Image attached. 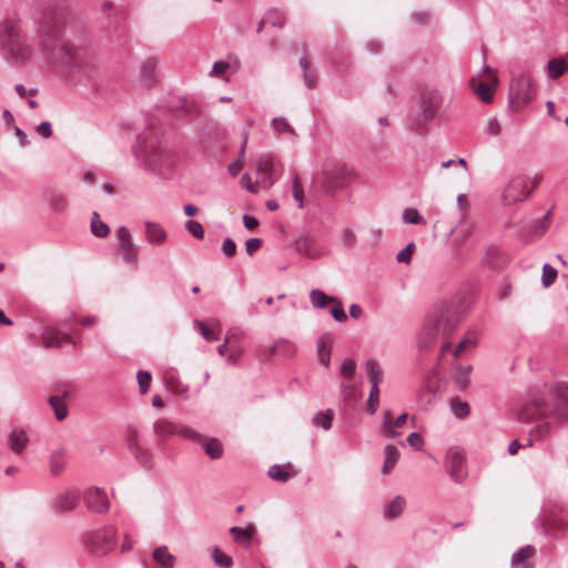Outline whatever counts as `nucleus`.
I'll list each match as a JSON object with an SVG mask.
<instances>
[{
  "label": "nucleus",
  "mask_w": 568,
  "mask_h": 568,
  "mask_svg": "<svg viewBox=\"0 0 568 568\" xmlns=\"http://www.w3.org/2000/svg\"><path fill=\"white\" fill-rule=\"evenodd\" d=\"M67 12L50 10L39 21L37 43L41 58L50 64L78 67L81 50L67 37Z\"/></svg>",
  "instance_id": "1"
},
{
  "label": "nucleus",
  "mask_w": 568,
  "mask_h": 568,
  "mask_svg": "<svg viewBox=\"0 0 568 568\" xmlns=\"http://www.w3.org/2000/svg\"><path fill=\"white\" fill-rule=\"evenodd\" d=\"M2 49L7 60L14 65H26L33 61L36 52L28 41L20 20L7 19L1 26Z\"/></svg>",
  "instance_id": "2"
},
{
  "label": "nucleus",
  "mask_w": 568,
  "mask_h": 568,
  "mask_svg": "<svg viewBox=\"0 0 568 568\" xmlns=\"http://www.w3.org/2000/svg\"><path fill=\"white\" fill-rule=\"evenodd\" d=\"M458 323L459 315L452 307L443 306L436 310L422 331L420 347L428 348L439 336L447 337L454 332Z\"/></svg>",
  "instance_id": "3"
},
{
  "label": "nucleus",
  "mask_w": 568,
  "mask_h": 568,
  "mask_svg": "<svg viewBox=\"0 0 568 568\" xmlns=\"http://www.w3.org/2000/svg\"><path fill=\"white\" fill-rule=\"evenodd\" d=\"M356 179V172L346 163L329 160L323 164L322 172L316 176L322 190L329 195L349 186Z\"/></svg>",
  "instance_id": "4"
},
{
  "label": "nucleus",
  "mask_w": 568,
  "mask_h": 568,
  "mask_svg": "<svg viewBox=\"0 0 568 568\" xmlns=\"http://www.w3.org/2000/svg\"><path fill=\"white\" fill-rule=\"evenodd\" d=\"M443 105V93L434 88H425L420 92L418 113L412 121V129L418 133L428 132L429 124L439 119Z\"/></svg>",
  "instance_id": "5"
},
{
  "label": "nucleus",
  "mask_w": 568,
  "mask_h": 568,
  "mask_svg": "<svg viewBox=\"0 0 568 568\" xmlns=\"http://www.w3.org/2000/svg\"><path fill=\"white\" fill-rule=\"evenodd\" d=\"M176 154L163 146H152L145 155V165L161 176H169L176 163Z\"/></svg>",
  "instance_id": "6"
},
{
  "label": "nucleus",
  "mask_w": 568,
  "mask_h": 568,
  "mask_svg": "<svg viewBox=\"0 0 568 568\" xmlns=\"http://www.w3.org/2000/svg\"><path fill=\"white\" fill-rule=\"evenodd\" d=\"M530 179L525 175H516L509 180L503 191V202L505 205H511L523 202L529 197L532 190L539 184L537 178L532 181V186L529 189Z\"/></svg>",
  "instance_id": "7"
},
{
  "label": "nucleus",
  "mask_w": 568,
  "mask_h": 568,
  "mask_svg": "<svg viewBox=\"0 0 568 568\" xmlns=\"http://www.w3.org/2000/svg\"><path fill=\"white\" fill-rule=\"evenodd\" d=\"M497 84V72L489 67H486L480 73L469 80L471 90L485 103L493 101Z\"/></svg>",
  "instance_id": "8"
},
{
  "label": "nucleus",
  "mask_w": 568,
  "mask_h": 568,
  "mask_svg": "<svg viewBox=\"0 0 568 568\" xmlns=\"http://www.w3.org/2000/svg\"><path fill=\"white\" fill-rule=\"evenodd\" d=\"M154 434L161 439L166 440L173 435H178L182 438L189 439L194 437V428L183 423H174L166 418H159L153 424Z\"/></svg>",
  "instance_id": "9"
},
{
  "label": "nucleus",
  "mask_w": 568,
  "mask_h": 568,
  "mask_svg": "<svg viewBox=\"0 0 568 568\" xmlns=\"http://www.w3.org/2000/svg\"><path fill=\"white\" fill-rule=\"evenodd\" d=\"M550 417L559 423L568 424V385L559 384L551 393Z\"/></svg>",
  "instance_id": "10"
},
{
  "label": "nucleus",
  "mask_w": 568,
  "mask_h": 568,
  "mask_svg": "<svg viewBox=\"0 0 568 568\" xmlns=\"http://www.w3.org/2000/svg\"><path fill=\"white\" fill-rule=\"evenodd\" d=\"M115 529L112 527L92 531L87 536V542L95 555H105L114 546Z\"/></svg>",
  "instance_id": "11"
},
{
  "label": "nucleus",
  "mask_w": 568,
  "mask_h": 568,
  "mask_svg": "<svg viewBox=\"0 0 568 568\" xmlns=\"http://www.w3.org/2000/svg\"><path fill=\"white\" fill-rule=\"evenodd\" d=\"M118 252L122 258L133 265L138 264V248L132 242L131 234L126 227H120L116 232Z\"/></svg>",
  "instance_id": "12"
},
{
  "label": "nucleus",
  "mask_w": 568,
  "mask_h": 568,
  "mask_svg": "<svg viewBox=\"0 0 568 568\" xmlns=\"http://www.w3.org/2000/svg\"><path fill=\"white\" fill-rule=\"evenodd\" d=\"M510 94L518 103H528L534 95L532 81L528 75H520L513 80Z\"/></svg>",
  "instance_id": "13"
},
{
  "label": "nucleus",
  "mask_w": 568,
  "mask_h": 568,
  "mask_svg": "<svg viewBox=\"0 0 568 568\" xmlns=\"http://www.w3.org/2000/svg\"><path fill=\"white\" fill-rule=\"evenodd\" d=\"M448 473L452 479L460 483L465 479L467 473L465 468V453L459 448H452L448 452L447 462Z\"/></svg>",
  "instance_id": "14"
},
{
  "label": "nucleus",
  "mask_w": 568,
  "mask_h": 568,
  "mask_svg": "<svg viewBox=\"0 0 568 568\" xmlns=\"http://www.w3.org/2000/svg\"><path fill=\"white\" fill-rule=\"evenodd\" d=\"M194 437H189V440L194 442L202 446L205 454L211 459H220L224 454V446L216 437H206L196 429H194Z\"/></svg>",
  "instance_id": "15"
},
{
  "label": "nucleus",
  "mask_w": 568,
  "mask_h": 568,
  "mask_svg": "<svg viewBox=\"0 0 568 568\" xmlns=\"http://www.w3.org/2000/svg\"><path fill=\"white\" fill-rule=\"evenodd\" d=\"M550 403L544 398H535L524 406L520 417L527 422L550 417Z\"/></svg>",
  "instance_id": "16"
},
{
  "label": "nucleus",
  "mask_w": 568,
  "mask_h": 568,
  "mask_svg": "<svg viewBox=\"0 0 568 568\" xmlns=\"http://www.w3.org/2000/svg\"><path fill=\"white\" fill-rule=\"evenodd\" d=\"M87 507L95 513H105L110 508L106 493L98 487L89 488L84 494Z\"/></svg>",
  "instance_id": "17"
},
{
  "label": "nucleus",
  "mask_w": 568,
  "mask_h": 568,
  "mask_svg": "<svg viewBox=\"0 0 568 568\" xmlns=\"http://www.w3.org/2000/svg\"><path fill=\"white\" fill-rule=\"evenodd\" d=\"M244 333L239 328H231L225 334L229 348V363L235 364L243 354L242 341Z\"/></svg>",
  "instance_id": "18"
},
{
  "label": "nucleus",
  "mask_w": 568,
  "mask_h": 568,
  "mask_svg": "<svg viewBox=\"0 0 568 568\" xmlns=\"http://www.w3.org/2000/svg\"><path fill=\"white\" fill-rule=\"evenodd\" d=\"M42 345L47 348H59L64 342L75 345L72 336L64 334L54 327H45L41 335Z\"/></svg>",
  "instance_id": "19"
},
{
  "label": "nucleus",
  "mask_w": 568,
  "mask_h": 568,
  "mask_svg": "<svg viewBox=\"0 0 568 568\" xmlns=\"http://www.w3.org/2000/svg\"><path fill=\"white\" fill-rule=\"evenodd\" d=\"M536 549L532 546H525L513 555V568H532Z\"/></svg>",
  "instance_id": "20"
},
{
  "label": "nucleus",
  "mask_w": 568,
  "mask_h": 568,
  "mask_svg": "<svg viewBox=\"0 0 568 568\" xmlns=\"http://www.w3.org/2000/svg\"><path fill=\"white\" fill-rule=\"evenodd\" d=\"M79 501V493L75 490H68L55 499V508L60 511H70L75 508Z\"/></svg>",
  "instance_id": "21"
},
{
  "label": "nucleus",
  "mask_w": 568,
  "mask_h": 568,
  "mask_svg": "<svg viewBox=\"0 0 568 568\" xmlns=\"http://www.w3.org/2000/svg\"><path fill=\"white\" fill-rule=\"evenodd\" d=\"M333 346V337L323 335L317 342V356L322 365L328 366L331 362V352Z\"/></svg>",
  "instance_id": "22"
},
{
  "label": "nucleus",
  "mask_w": 568,
  "mask_h": 568,
  "mask_svg": "<svg viewBox=\"0 0 568 568\" xmlns=\"http://www.w3.org/2000/svg\"><path fill=\"white\" fill-rule=\"evenodd\" d=\"M145 236L151 244H162L166 239V232L164 229L154 222L145 223Z\"/></svg>",
  "instance_id": "23"
},
{
  "label": "nucleus",
  "mask_w": 568,
  "mask_h": 568,
  "mask_svg": "<svg viewBox=\"0 0 568 568\" xmlns=\"http://www.w3.org/2000/svg\"><path fill=\"white\" fill-rule=\"evenodd\" d=\"M9 446L16 454H21L26 448L29 439L23 429H13L9 435Z\"/></svg>",
  "instance_id": "24"
},
{
  "label": "nucleus",
  "mask_w": 568,
  "mask_h": 568,
  "mask_svg": "<svg viewBox=\"0 0 568 568\" xmlns=\"http://www.w3.org/2000/svg\"><path fill=\"white\" fill-rule=\"evenodd\" d=\"M67 465V454L63 449L52 452L49 459V469L53 476L62 473Z\"/></svg>",
  "instance_id": "25"
},
{
  "label": "nucleus",
  "mask_w": 568,
  "mask_h": 568,
  "mask_svg": "<svg viewBox=\"0 0 568 568\" xmlns=\"http://www.w3.org/2000/svg\"><path fill=\"white\" fill-rule=\"evenodd\" d=\"M154 560L163 568H173L176 561L174 555H172L166 546L156 547L153 550Z\"/></svg>",
  "instance_id": "26"
},
{
  "label": "nucleus",
  "mask_w": 568,
  "mask_h": 568,
  "mask_svg": "<svg viewBox=\"0 0 568 568\" xmlns=\"http://www.w3.org/2000/svg\"><path fill=\"white\" fill-rule=\"evenodd\" d=\"M296 473L291 464L281 466L274 465L268 469V476L276 481L285 483L290 479L291 476H294Z\"/></svg>",
  "instance_id": "27"
},
{
  "label": "nucleus",
  "mask_w": 568,
  "mask_h": 568,
  "mask_svg": "<svg viewBox=\"0 0 568 568\" xmlns=\"http://www.w3.org/2000/svg\"><path fill=\"white\" fill-rule=\"evenodd\" d=\"M231 532L239 544L248 546L255 532V527L253 524L247 525L245 528L232 527Z\"/></svg>",
  "instance_id": "28"
},
{
  "label": "nucleus",
  "mask_w": 568,
  "mask_h": 568,
  "mask_svg": "<svg viewBox=\"0 0 568 568\" xmlns=\"http://www.w3.org/2000/svg\"><path fill=\"white\" fill-rule=\"evenodd\" d=\"M438 385L436 381L428 379L426 384L419 389L417 397L420 404L428 405L432 403L436 392H437Z\"/></svg>",
  "instance_id": "29"
},
{
  "label": "nucleus",
  "mask_w": 568,
  "mask_h": 568,
  "mask_svg": "<svg viewBox=\"0 0 568 568\" xmlns=\"http://www.w3.org/2000/svg\"><path fill=\"white\" fill-rule=\"evenodd\" d=\"M65 395L67 393L63 396L52 395L49 398V403L54 410V415L58 420H63L68 416V408L64 400Z\"/></svg>",
  "instance_id": "30"
},
{
  "label": "nucleus",
  "mask_w": 568,
  "mask_h": 568,
  "mask_svg": "<svg viewBox=\"0 0 568 568\" xmlns=\"http://www.w3.org/2000/svg\"><path fill=\"white\" fill-rule=\"evenodd\" d=\"M366 371L368 375V381L371 385H377L379 386L382 379H383V369L377 361L375 359H368L366 362Z\"/></svg>",
  "instance_id": "31"
},
{
  "label": "nucleus",
  "mask_w": 568,
  "mask_h": 568,
  "mask_svg": "<svg viewBox=\"0 0 568 568\" xmlns=\"http://www.w3.org/2000/svg\"><path fill=\"white\" fill-rule=\"evenodd\" d=\"M194 325L207 342L219 339L220 324L217 322L213 325V327L207 326L202 321H195Z\"/></svg>",
  "instance_id": "32"
},
{
  "label": "nucleus",
  "mask_w": 568,
  "mask_h": 568,
  "mask_svg": "<svg viewBox=\"0 0 568 568\" xmlns=\"http://www.w3.org/2000/svg\"><path fill=\"white\" fill-rule=\"evenodd\" d=\"M406 501L403 497L397 496L393 500L389 501V504L385 507V517L387 519H394L398 517L404 508H405Z\"/></svg>",
  "instance_id": "33"
},
{
  "label": "nucleus",
  "mask_w": 568,
  "mask_h": 568,
  "mask_svg": "<svg viewBox=\"0 0 568 568\" xmlns=\"http://www.w3.org/2000/svg\"><path fill=\"white\" fill-rule=\"evenodd\" d=\"M568 69V63L566 59L555 58L548 61L547 70L552 79H557L561 77L565 71Z\"/></svg>",
  "instance_id": "34"
},
{
  "label": "nucleus",
  "mask_w": 568,
  "mask_h": 568,
  "mask_svg": "<svg viewBox=\"0 0 568 568\" xmlns=\"http://www.w3.org/2000/svg\"><path fill=\"white\" fill-rule=\"evenodd\" d=\"M310 298H311L312 304L315 307H320V308H323V307L327 306L328 304L336 303V298L335 297L326 295L321 290H313V291H311Z\"/></svg>",
  "instance_id": "35"
},
{
  "label": "nucleus",
  "mask_w": 568,
  "mask_h": 568,
  "mask_svg": "<svg viewBox=\"0 0 568 568\" xmlns=\"http://www.w3.org/2000/svg\"><path fill=\"white\" fill-rule=\"evenodd\" d=\"M399 457V452L396 447L388 445L385 448V462L383 465V473L388 474L396 465Z\"/></svg>",
  "instance_id": "36"
},
{
  "label": "nucleus",
  "mask_w": 568,
  "mask_h": 568,
  "mask_svg": "<svg viewBox=\"0 0 568 568\" xmlns=\"http://www.w3.org/2000/svg\"><path fill=\"white\" fill-rule=\"evenodd\" d=\"M294 246H295V250L297 253H300L306 257H310V258L317 257V254L315 253V251L312 247V241L305 236H301L300 239H297L295 241Z\"/></svg>",
  "instance_id": "37"
},
{
  "label": "nucleus",
  "mask_w": 568,
  "mask_h": 568,
  "mask_svg": "<svg viewBox=\"0 0 568 568\" xmlns=\"http://www.w3.org/2000/svg\"><path fill=\"white\" fill-rule=\"evenodd\" d=\"M91 231L98 237H105L110 233L109 226L100 220V215L97 212L92 215Z\"/></svg>",
  "instance_id": "38"
},
{
  "label": "nucleus",
  "mask_w": 568,
  "mask_h": 568,
  "mask_svg": "<svg viewBox=\"0 0 568 568\" xmlns=\"http://www.w3.org/2000/svg\"><path fill=\"white\" fill-rule=\"evenodd\" d=\"M166 385L171 392L176 395L187 398L189 387L183 384L179 378L173 376L166 378Z\"/></svg>",
  "instance_id": "39"
},
{
  "label": "nucleus",
  "mask_w": 568,
  "mask_h": 568,
  "mask_svg": "<svg viewBox=\"0 0 568 568\" xmlns=\"http://www.w3.org/2000/svg\"><path fill=\"white\" fill-rule=\"evenodd\" d=\"M257 171L262 174V181L266 182L267 176L273 172V161L268 155H263L257 162Z\"/></svg>",
  "instance_id": "40"
},
{
  "label": "nucleus",
  "mask_w": 568,
  "mask_h": 568,
  "mask_svg": "<svg viewBox=\"0 0 568 568\" xmlns=\"http://www.w3.org/2000/svg\"><path fill=\"white\" fill-rule=\"evenodd\" d=\"M477 346L475 337H465L454 349L453 354L456 358L460 357L464 353L473 351Z\"/></svg>",
  "instance_id": "41"
},
{
  "label": "nucleus",
  "mask_w": 568,
  "mask_h": 568,
  "mask_svg": "<svg viewBox=\"0 0 568 568\" xmlns=\"http://www.w3.org/2000/svg\"><path fill=\"white\" fill-rule=\"evenodd\" d=\"M450 408L457 418H465L469 414V405L459 398H454L450 403Z\"/></svg>",
  "instance_id": "42"
},
{
  "label": "nucleus",
  "mask_w": 568,
  "mask_h": 568,
  "mask_svg": "<svg viewBox=\"0 0 568 568\" xmlns=\"http://www.w3.org/2000/svg\"><path fill=\"white\" fill-rule=\"evenodd\" d=\"M292 195H293L294 200L297 202V206L300 209H303L305 205V203H304L305 194H304V189H303L302 182L298 176H295L293 180Z\"/></svg>",
  "instance_id": "43"
},
{
  "label": "nucleus",
  "mask_w": 568,
  "mask_h": 568,
  "mask_svg": "<svg viewBox=\"0 0 568 568\" xmlns=\"http://www.w3.org/2000/svg\"><path fill=\"white\" fill-rule=\"evenodd\" d=\"M452 233L454 234L452 245L455 248H459L464 245V243L468 239L470 231L468 227L462 226V227L455 229Z\"/></svg>",
  "instance_id": "44"
},
{
  "label": "nucleus",
  "mask_w": 568,
  "mask_h": 568,
  "mask_svg": "<svg viewBox=\"0 0 568 568\" xmlns=\"http://www.w3.org/2000/svg\"><path fill=\"white\" fill-rule=\"evenodd\" d=\"M332 420H333V412L331 409H327L324 413H318L315 415L313 422L316 426H320L324 428L325 430H328L332 427Z\"/></svg>",
  "instance_id": "45"
},
{
  "label": "nucleus",
  "mask_w": 568,
  "mask_h": 568,
  "mask_svg": "<svg viewBox=\"0 0 568 568\" xmlns=\"http://www.w3.org/2000/svg\"><path fill=\"white\" fill-rule=\"evenodd\" d=\"M49 204L53 211L63 212L68 206V200L62 194L52 193L49 199Z\"/></svg>",
  "instance_id": "46"
},
{
  "label": "nucleus",
  "mask_w": 568,
  "mask_h": 568,
  "mask_svg": "<svg viewBox=\"0 0 568 568\" xmlns=\"http://www.w3.org/2000/svg\"><path fill=\"white\" fill-rule=\"evenodd\" d=\"M379 405V386L372 385L368 400H367V410L369 414H374Z\"/></svg>",
  "instance_id": "47"
},
{
  "label": "nucleus",
  "mask_w": 568,
  "mask_h": 568,
  "mask_svg": "<svg viewBox=\"0 0 568 568\" xmlns=\"http://www.w3.org/2000/svg\"><path fill=\"white\" fill-rule=\"evenodd\" d=\"M471 373V366H457L456 367V382L465 388L469 383V375Z\"/></svg>",
  "instance_id": "48"
},
{
  "label": "nucleus",
  "mask_w": 568,
  "mask_h": 568,
  "mask_svg": "<svg viewBox=\"0 0 568 568\" xmlns=\"http://www.w3.org/2000/svg\"><path fill=\"white\" fill-rule=\"evenodd\" d=\"M300 63L304 70V80L306 82V85L310 89H313L316 83V74L310 70V61L306 58H302Z\"/></svg>",
  "instance_id": "49"
},
{
  "label": "nucleus",
  "mask_w": 568,
  "mask_h": 568,
  "mask_svg": "<svg viewBox=\"0 0 568 568\" xmlns=\"http://www.w3.org/2000/svg\"><path fill=\"white\" fill-rule=\"evenodd\" d=\"M403 219L409 224H426L425 219L418 213L416 209H406L403 213Z\"/></svg>",
  "instance_id": "50"
},
{
  "label": "nucleus",
  "mask_w": 568,
  "mask_h": 568,
  "mask_svg": "<svg viewBox=\"0 0 568 568\" xmlns=\"http://www.w3.org/2000/svg\"><path fill=\"white\" fill-rule=\"evenodd\" d=\"M342 395L346 402H351L357 396V387L351 382V379H346L342 384Z\"/></svg>",
  "instance_id": "51"
},
{
  "label": "nucleus",
  "mask_w": 568,
  "mask_h": 568,
  "mask_svg": "<svg viewBox=\"0 0 568 568\" xmlns=\"http://www.w3.org/2000/svg\"><path fill=\"white\" fill-rule=\"evenodd\" d=\"M212 556H213L214 562L217 566L223 567V568H230L232 566L231 557H229L226 554H224L219 548H214Z\"/></svg>",
  "instance_id": "52"
},
{
  "label": "nucleus",
  "mask_w": 568,
  "mask_h": 568,
  "mask_svg": "<svg viewBox=\"0 0 568 568\" xmlns=\"http://www.w3.org/2000/svg\"><path fill=\"white\" fill-rule=\"evenodd\" d=\"M383 433L388 438H394L397 436V432L395 430V426L393 424L392 414L389 412H386L384 415Z\"/></svg>",
  "instance_id": "53"
},
{
  "label": "nucleus",
  "mask_w": 568,
  "mask_h": 568,
  "mask_svg": "<svg viewBox=\"0 0 568 568\" xmlns=\"http://www.w3.org/2000/svg\"><path fill=\"white\" fill-rule=\"evenodd\" d=\"M185 227L195 239L202 240L204 237V229L200 222L187 221Z\"/></svg>",
  "instance_id": "54"
},
{
  "label": "nucleus",
  "mask_w": 568,
  "mask_h": 568,
  "mask_svg": "<svg viewBox=\"0 0 568 568\" xmlns=\"http://www.w3.org/2000/svg\"><path fill=\"white\" fill-rule=\"evenodd\" d=\"M152 376L146 371H140L138 373V383L142 394H145L151 385Z\"/></svg>",
  "instance_id": "55"
},
{
  "label": "nucleus",
  "mask_w": 568,
  "mask_h": 568,
  "mask_svg": "<svg viewBox=\"0 0 568 568\" xmlns=\"http://www.w3.org/2000/svg\"><path fill=\"white\" fill-rule=\"evenodd\" d=\"M355 371H356V363L353 359L347 358L342 363L341 375L343 377H345L346 379H351L354 376Z\"/></svg>",
  "instance_id": "56"
},
{
  "label": "nucleus",
  "mask_w": 568,
  "mask_h": 568,
  "mask_svg": "<svg viewBox=\"0 0 568 568\" xmlns=\"http://www.w3.org/2000/svg\"><path fill=\"white\" fill-rule=\"evenodd\" d=\"M556 277H557V271L548 264L544 265V268H542L544 285L546 287L551 285L555 282Z\"/></svg>",
  "instance_id": "57"
},
{
  "label": "nucleus",
  "mask_w": 568,
  "mask_h": 568,
  "mask_svg": "<svg viewBox=\"0 0 568 568\" xmlns=\"http://www.w3.org/2000/svg\"><path fill=\"white\" fill-rule=\"evenodd\" d=\"M244 154H245V144L241 149L239 159L235 162L231 163L229 166V171L233 176L237 175L240 173V171L242 170V168L244 165Z\"/></svg>",
  "instance_id": "58"
},
{
  "label": "nucleus",
  "mask_w": 568,
  "mask_h": 568,
  "mask_svg": "<svg viewBox=\"0 0 568 568\" xmlns=\"http://www.w3.org/2000/svg\"><path fill=\"white\" fill-rule=\"evenodd\" d=\"M273 126L278 133H292L294 134L293 128L288 124V122L284 118H277L273 120Z\"/></svg>",
  "instance_id": "59"
},
{
  "label": "nucleus",
  "mask_w": 568,
  "mask_h": 568,
  "mask_svg": "<svg viewBox=\"0 0 568 568\" xmlns=\"http://www.w3.org/2000/svg\"><path fill=\"white\" fill-rule=\"evenodd\" d=\"M414 244L413 243H409L405 248H403L398 254H397V261L399 263H406V264H409L410 261H412V256H413V252H414Z\"/></svg>",
  "instance_id": "60"
},
{
  "label": "nucleus",
  "mask_w": 568,
  "mask_h": 568,
  "mask_svg": "<svg viewBox=\"0 0 568 568\" xmlns=\"http://www.w3.org/2000/svg\"><path fill=\"white\" fill-rule=\"evenodd\" d=\"M241 185L250 191L251 193H257L258 192V182H252L251 175L248 173H245L240 181Z\"/></svg>",
  "instance_id": "61"
},
{
  "label": "nucleus",
  "mask_w": 568,
  "mask_h": 568,
  "mask_svg": "<svg viewBox=\"0 0 568 568\" xmlns=\"http://www.w3.org/2000/svg\"><path fill=\"white\" fill-rule=\"evenodd\" d=\"M486 132L491 136H496V135L500 134V132H501L500 122L495 118L489 119L486 123Z\"/></svg>",
  "instance_id": "62"
},
{
  "label": "nucleus",
  "mask_w": 568,
  "mask_h": 568,
  "mask_svg": "<svg viewBox=\"0 0 568 568\" xmlns=\"http://www.w3.org/2000/svg\"><path fill=\"white\" fill-rule=\"evenodd\" d=\"M229 68H230V63L229 62H226V61H217V62L214 63L210 74L212 77H219V78L223 77Z\"/></svg>",
  "instance_id": "63"
},
{
  "label": "nucleus",
  "mask_w": 568,
  "mask_h": 568,
  "mask_svg": "<svg viewBox=\"0 0 568 568\" xmlns=\"http://www.w3.org/2000/svg\"><path fill=\"white\" fill-rule=\"evenodd\" d=\"M222 252L226 257H233L236 254V244L232 239L224 240Z\"/></svg>",
  "instance_id": "64"
}]
</instances>
